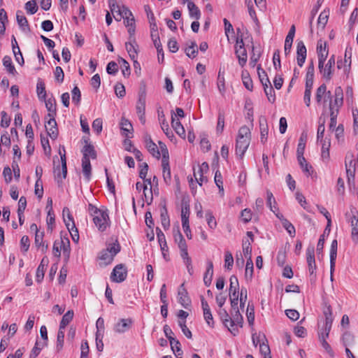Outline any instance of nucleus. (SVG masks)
I'll list each match as a JSON object with an SVG mask.
<instances>
[{
  "label": "nucleus",
  "instance_id": "obj_1",
  "mask_svg": "<svg viewBox=\"0 0 358 358\" xmlns=\"http://www.w3.org/2000/svg\"><path fill=\"white\" fill-rule=\"evenodd\" d=\"M88 211L93 217V221L99 231L103 232L110 226V219L107 210L97 208L92 204L88 205Z\"/></svg>",
  "mask_w": 358,
  "mask_h": 358
},
{
  "label": "nucleus",
  "instance_id": "obj_2",
  "mask_svg": "<svg viewBox=\"0 0 358 358\" xmlns=\"http://www.w3.org/2000/svg\"><path fill=\"white\" fill-rule=\"evenodd\" d=\"M250 130L247 126H243L238 130L236 142V153L241 158L243 157L250 145Z\"/></svg>",
  "mask_w": 358,
  "mask_h": 358
},
{
  "label": "nucleus",
  "instance_id": "obj_3",
  "mask_svg": "<svg viewBox=\"0 0 358 358\" xmlns=\"http://www.w3.org/2000/svg\"><path fill=\"white\" fill-rule=\"evenodd\" d=\"M345 217L351 226V238L354 243L358 244V211L352 206L350 211L345 213Z\"/></svg>",
  "mask_w": 358,
  "mask_h": 358
},
{
  "label": "nucleus",
  "instance_id": "obj_4",
  "mask_svg": "<svg viewBox=\"0 0 358 358\" xmlns=\"http://www.w3.org/2000/svg\"><path fill=\"white\" fill-rule=\"evenodd\" d=\"M240 31V29H238V33ZM235 53L238 59V64L242 67L244 66L248 60L247 51L245 48V44L243 39L242 34L239 36L238 34L236 38V43L235 45Z\"/></svg>",
  "mask_w": 358,
  "mask_h": 358
},
{
  "label": "nucleus",
  "instance_id": "obj_5",
  "mask_svg": "<svg viewBox=\"0 0 358 358\" xmlns=\"http://www.w3.org/2000/svg\"><path fill=\"white\" fill-rule=\"evenodd\" d=\"M145 92H141L138 94V99L136 102V110L139 120L143 124L145 123Z\"/></svg>",
  "mask_w": 358,
  "mask_h": 358
},
{
  "label": "nucleus",
  "instance_id": "obj_6",
  "mask_svg": "<svg viewBox=\"0 0 358 358\" xmlns=\"http://www.w3.org/2000/svg\"><path fill=\"white\" fill-rule=\"evenodd\" d=\"M127 269L125 265L122 264H117L113 268L111 275L110 279L113 282H122L127 278Z\"/></svg>",
  "mask_w": 358,
  "mask_h": 358
},
{
  "label": "nucleus",
  "instance_id": "obj_7",
  "mask_svg": "<svg viewBox=\"0 0 358 358\" xmlns=\"http://www.w3.org/2000/svg\"><path fill=\"white\" fill-rule=\"evenodd\" d=\"M231 317H230L229 324L231 328L228 327V329L236 335V333L238 331V329L235 328V326H239L241 327H243V318L241 314L239 312V310H231Z\"/></svg>",
  "mask_w": 358,
  "mask_h": 358
},
{
  "label": "nucleus",
  "instance_id": "obj_8",
  "mask_svg": "<svg viewBox=\"0 0 358 358\" xmlns=\"http://www.w3.org/2000/svg\"><path fill=\"white\" fill-rule=\"evenodd\" d=\"M306 261L308 264V268L310 276L315 275L317 266L315 259V248L314 246H308L306 250Z\"/></svg>",
  "mask_w": 358,
  "mask_h": 358
},
{
  "label": "nucleus",
  "instance_id": "obj_9",
  "mask_svg": "<svg viewBox=\"0 0 358 358\" xmlns=\"http://www.w3.org/2000/svg\"><path fill=\"white\" fill-rule=\"evenodd\" d=\"M307 56V49L302 41H298L296 46V62L297 64L302 67L305 63Z\"/></svg>",
  "mask_w": 358,
  "mask_h": 358
},
{
  "label": "nucleus",
  "instance_id": "obj_10",
  "mask_svg": "<svg viewBox=\"0 0 358 358\" xmlns=\"http://www.w3.org/2000/svg\"><path fill=\"white\" fill-rule=\"evenodd\" d=\"M201 306L203 309V317L204 319L208 324V325L210 327H214V320L213 317L211 313L210 308L209 307V305L208 302L206 301L204 297L203 296H201Z\"/></svg>",
  "mask_w": 358,
  "mask_h": 358
},
{
  "label": "nucleus",
  "instance_id": "obj_11",
  "mask_svg": "<svg viewBox=\"0 0 358 358\" xmlns=\"http://www.w3.org/2000/svg\"><path fill=\"white\" fill-rule=\"evenodd\" d=\"M317 54L318 57V64L322 65V62H325L328 55L329 50L327 49V44L320 40L317 44Z\"/></svg>",
  "mask_w": 358,
  "mask_h": 358
},
{
  "label": "nucleus",
  "instance_id": "obj_12",
  "mask_svg": "<svg viewBox=\"0 0 358 358\" xmlns=\"http://www.w3.org/2000/svg\"><path fill=\"white\" fill-rule=\"evenodd\" d=\"M209 166L207 162H203L201 166H199L197 172L194 171V176L198 184L201 186L202 183L207 182V178L203 175L208 171Z\"/></svg>",
  "mask_w": 358,
  "mask_h": 358
},
{
  "label": "nucleus",
  "instance_id": "obj_13",
  "mask_svg": "<svg viewBox=\"0 0 358 358\" xmlns=\"http://www.w3.org/2000/svg\"><path fill=\"white\" fill-rule=\"evenodd\" d=\"M178 302L180 305L185 308H187L191 305V300L188 296V293L186 289L185 288V285L182 283L178 292Z\"/></svg>",
  "mask_w": 358,
  "mask_h": 358
},
{
  "label": "nucleus",
  "instance_id": "obj_14",
  "mask_svg": "<svg viewBox=\"0 0 358 358\" xmlns=\"http://www.w3.org/2000/svg\"><path fill=\"white\" fill-rule=\"evenodd\" d=\"M48 117L49 119L47 120V124L45 125L46 131L51 138L55 139L58 136V129L57 127L55 116Z\"/></svg>",
  "mask_w": 358,
  "mask_h": 358
},
{
  "label": "nucleus",
  "instance_id": "obj_15",
  "mask_svg": "<svg viewBox=\"0 0 358 358\" xmlns=\"http://www.w3.org/2000/svg\"><path fill=\"white\" fill-rule=\"evenodd\" d=\"M132 324L133 320L131 318L121 319L115 325L114 331L119 334L124 333L131 327Z\"/></svg>",
  "mask_w": 358,
  "mask_h": 358
},
{
  "label": "nucleus",
  "instance_id": "obj_16",
  "mask_svg": "<svg viewBox=\"0 0 358 358\" xmlns=\"http://www.w3.org/2000/svg\"><path fill=\"white\" fill-rule=\"evenodd\" d=\"M307 134L306 132H302L301 134V136L299 140V143L297 146V150H296V155H297V159H299L300 161H304V157L303 153L306 148V144L307 141Z\"/></svg>",
  "mask_w": 358,
  "mask_h": 358
},
{
  "label": "nucleus",
  "instance_id": "obj_17",
  "mask_svg": "<svg viewBox=\"0 0 358 358\" xmlns=\"http://www.w3.org/2000/svg\"><path fill=\"white\" fill-rule=\"evenodd\" d=\"M126 50L132 60L136 59L138 51V45L136 44L134 36H132L131 39L129 38V41L125 43Z\"/></svg>",
  "mask_w": 358,
  "mask_h": 358
},
{
  "label": "nucleus",
  "instance_id": "obj_18",
  "mask_svg": "<svg viewBox=\"0 0 358 358\" xmlns=\"http://www.w3.org/2000/svg\"><path fill=\"white\" fill-rule=\"evenodd\" d=\"M318 69L323 78L327 81L331 80L333 77L334 67L324 64V62H322V65L320 64V63L318 64Z\"/></svg>",
  "mask_w": 358,
  "mask_h": 358
},
{
  "label": "nucleus",
  "instance_id": "obj_19",
  "mask_svg": "<svg viewBox=\"0 0 358 358\" xmlns=\"http://www.w3.org/2000/svg\"><path fill=\"white\" fill-rule=\"evenodd\" d=\"M49 260L48 257H44L39 264V266L37 268L36 273V280L38 282H41L45 274V271L46 270V268L48 265Z\"/></svg>",
  "mask_w": 358,
  "mask_h": 358
},
{
  "label": "nucleus",
  "instance_id": "obj_20",
  "mask_svg": "<svg viewBox=\"0 0 358 358\" xmlns=\"http://www.w3.org/2000/svg\"><path fill=\"white\" fill-rule=\"evenodd\" d=\"M275 216L281 221L283 227L287 230L288 234L292 237H294L296 234V230L294 225L289 221L285 219L281 213H275Z\"/></svg>",
  "mask_w": 358,
  "mask_h": 358
},
{
  "label": "nucleus",
  "instance_id": "obj_21",
  "mask_svg": "<svg viewBox=\"0 0 358 358\" xmlns=\"http://www.w3.org/2000/svg\"><path fill=\"white\" fill-rule=\"evenodd\" d=\"M348 155H346V157H345V168H346V173H347L348 184H349V187H350V189H352V187H353V189L355 190V189H356L355 181V166H353V169L348 167Z\"/></svg>",
  "mask_w": 358,
  "mask_h": 358
},
{
  "label": "nucleus",
  "instance_id": "obj_22",
  "mask_svg": "<svg viewBox=\"0 0 358 358\" xmlns=\"http://www.w3.org/2000/svg\"><path fill=\"white\" fill-rule=\"evenodd\" d=\"M259 129H260V139L261 142L265 143L267 140V136L268 134V127L267 124V120L265 117H262L259 118Z\"/></svg>",
  "mask_w": 358,
  "mask_h": 358
},
{
  "label": "nucleus",
  "instance_id": "obj_23",
  "mask_svg": "<svg viewBox=\"0 0 358 358\" xmlns=\"http://www.w3.org/2000/svg\"><path fill=\"white\" fill-rule=\"evenodd\" d=\"M213 276V264L212 261H207V268L203 276V282L206 287H209L211 285Z\"/></svg>",
  "mask_w": 358,
  "mask_h": 358
},
{
  "label": "nucleus",
  "instance_id": "obj_24",
  "mask_svg": "<svg viewBox=\"0 0 358 358\" xmlns=\"http://www.w3.org/2000/svg\"><path fill=\"white\" fill-rule=\"evenodd\" d=\"M43 232H36L34 243L36 247L40 249L43 253H45L48 250V245L43 241Z\"/></svg>",
  "mask_w": 358,
  "mask_h": 358
},
{
  "label": "nucleus",
  "instance_id": "obj_25",
  "mask_svg": "<svg viewBox=\"0 0 358 358\" xmlns=\"http://www.w3.org/2000/svg\"><path fill=\"white\" fill-rule=\"evenodd\" d=\"M84 141L85 143V145L83 147L82 150V152L83 154V157H85L86 159H90V157H91L92 159H96V152L94 150V146L90 143H88L87 139H84Z\"/></svg>",
  "mask_w": 358,
  "mask_h": 358
},
{
  "label": "nucleus",
  "instance_id": "obj_26",
  "mask_svg": "<svg viewBox=\"0 0 358 358\" xmlns=\"http://www.w3.org/2000/svg\"><path fill=\"white\" fill-rule=\"evenodd\" d=\"M264 90L267 96L268 100L271 103H273L275 100V92L273 90V87L271 86L268 78H265V83H264Z\"/></svg>",
  "mask_w": 358,
  "mask_h": 358
},
{
  "label": "nucleus",
  "instance_id": "obj_27",
  "mask_svg": "<svg viewBox=\"0 0 358 358\" xmlns=\"http://www.w3.org/2000/svg\"><path fill=\"white\" fill-rule=\"evenodd\" d=\"M324 96H327L328 99H331V92H327V86L325 84L321 85L317 89L315 99L317 103H320L322 102Z\"/></svg>",
  "mask_w": 358,
  "mask_h": 358
},
{
  "label": "nucleus",
  "instance_id": "obj_28",
  "mask_svg": "<svg viewBox=\"0 0 358 358\" xmlns=\"http://www.w3.org/2000/svg\"><path fill=\"white\" fill-rule=\"evenodd\" d=\"M171 125L177 134L180 136H185V131L183 126L180 120L176 118V115H171Z\"/></svg>",
  "mask_w": 358,
  "mask_h": 358
},
{
  "label": "nucleus",
  "instance_id": "obj_29",
  "mask_svg": "<svg viewBox=\"0 0 358 358\" xmlns=\"http://www.w3.org/2000/svg\"><path fill=\"white\" fill-rule=\"evenodd\" d=\"M337 248H338V242L336 240H334L331 244L330 249V267H331V273L334 269L336 259L337 256Z\"/></svg>",
  "mask_w": 358,
  "mask_h": 358
},
{
  "label": "nucleus",
  "instance_id": "obj_30",
  "mask_svg": "<svg viewBox=\"0 0 358 358\" xmlns=\"http://www.w3.org/2000/svg\"><path fill=\"white\" fill-rule=\"evenodd\" d=\"M45 102V107L48 111L46 119L48 117L56 116L57 114V107H56V101L55 99H48V100H44Z\"/></svg>",
  "mask_w": 358,
  "mask_h": 358
},
{
  "label": "nucleus",
  "instance_id": "obj_31",
  "mask_svg": "<svg viewBox=\"0 0 358 358\" xmlns=\"http://www.w3.org/2000/svg\"><path fill=\"white\" fill-rule=\"evenodd\" d=\"M83 173L85 179L89 181L91 178L92 166L90 159L83 157L82 159Z\"/></svg>",
  "mask_w": 358,
  "mask_h": 358
},
{
  "label": "nucleus",
  "instance_id": "obj_32",
  "mask_svg": "<svg viewBox=\"0 0 358 358\" xmlns=\"http://www.w3.org/2000/svg\"><path fill=\"white\" fill-rule=\"evenodd\" d=\"M66 236L67 234L65 236H62V234H61L60 241H62V250H63V255L66 259H69L70 256L71 248L70 241Z\"/></svg>",
  "mask_w": 358,
  "mask_h": 358
},
{
  "label": "nucleus",
  "instance_id": "obj_33",
  "mask_svg": "<svg viewBox=\"0 0 358 358\" xmlns=\"http://www.w3.org/2000/svg\"><path fill=\"white\" fill-rule=\"evenodd\" d=\"M335 99L333 103L334 108H339L343 103V90L341 87H337L334 92Z\"/></svg>",
  "mask_w": 358,
  "mask_h": 358
},
{
  "label": "nucleus",
  "instance_id": "obj_34",
  "mask_svg": "<svg viewBox=\"0 0 358 358\" xmlns=\"http://www.w3.org/2000/svg\"><path fill=\"white\" fill-rule=\"evenodd\" d=\"M64 223L69 232L70 233L73 241L76 243L78 242L79 234L77 228L76 227L75 223H69L64 218Z\"/></svg>",
  "mask_w": 358,
  "mask_h": 358
},
{
  "label": "nucleus",
  "instance_id": "obj_35",
  "mask_svg": "<svg viewBox=\"0 0 358 358\" xmlns=\"http://www.w3.org/2000/svg\"><path fill=\"white\" fill-rule=\"evenodd\" d=\"M159 120L161 124V128L167 137L171 138L173 136V133L169 129V124L165 119V115L163 112H162L161 114L159 113Z\"/></svg>",
  "mask_w": 358,
  "mask_h": 358
},
{
  "label": "nucleus",
  "instance_id": "obj_36",
  "mask_svg": "<svg viewBox=\"0 0 358 358\" xmlns=\"http://www.w3.org/2000/svg\"><path fill=\"white\" fill-rule=\"evenodd\" d=\"M352 48H347L345 52V61L343 65V71L345 74H348L351 65Z\"/></svg>",
  "mask_w": 358,
  "mask_h": 358
},
{
  "label": "nucleus",
  "instance_id": "obj_37",
  "mask_svg": "<svg viewBox=\"0 0 358 358\" xmlns=\"http://www.w3.org/2000/svg\"><path fill=\"white\" fill-rule=\"evenodd\" d=\"M187 8L189 13V16L198 20L201 17V12L199 8L192 1H188Z\"/></svg>",
  "mask_w": 358,
  "mask_h": 358
},
{
  "label": "nucleus",
  "instance_id": "obj_38",
  "mask_svg": "<svg viewBox=\"0 0 358 358\" xmlns=\"http://www.w3.org/2000/svg\"><path fill=\"white\" fill-rule=\"evenodd\" d=\"M16 19L18 25L22 29L23 31L27 29H29V23L25 16L22 15V12L21 10H17L16 13Z\"/></svg>",
  "mask_w": 358,
  "mask_h": 358
},
{
  "label": "nucleus",
  "instance_id": "obj_39",
  "mask_svg": "<svg viewBox=\"0 0 358 358\" xmlns=\"http://www.w3.org/2000/svg\"><path fill=\"white\" fill-rule=\"evenodd\" d=\"M124 24L128 28V33L131 39L132 36L135 34L136 30L134 17L124 19Z\"/></svg>",
  "mask_w": 358,
  "mask_h": 358
},
{
  "label": "nucleus",
  "instance_id": "obj_40",
  "mask_svg": "<svg viewBox=\"0 0 358 358\" xmlns=\"http://www.w3.org/2000/svg\"><path fill=\"white\" fill-rule=\"evenodd\" d=\"M73 317V311L68 310L62 317V319L59 324V328L61 329H64L71 322Z\"/></svg>",
  "mask_w": 358,
  "mask_h": 358
},
{
  "label": "nucleus",
  "instance_id": "obj_41",
  "mask_svg": "<svg viewBox=\"0 0 358 358\" xmlns=\"http://www.w3.org/2000/svg\"><path fill=\"white\" fill-rule=\"evenodd\" d=\"M341 342L345 348L351 346L355 342V336L350 332L345 331L342 335Z\"/></svg>",
  "mask_w": 358,
  "mask_h": 358
},
{
  "label": "nucleus",
  "instance_id": "obj_42",
  "mask_svg": "<svg viewBox=\"0 0 358 358\" xmlns=\"http://www.w3.org/2000/svg\"><path fill=\"white\" fill-rule=\"evenodd\" d=\"M120 126L122 130L124 131V135L128 138H130L131 136H129V133L133 130V127L131 122L126 118L122 117L121 119Z\"/></svg>",
  "mask_w": 358,
  "mask_h": 358
},
{
  "label": "nucleus",
  "instance_id": "obj_43",
  "mask_svg": "<svg viewBox=\"0 0 358 358\" xmlns=\"http://www.w3.org/2000/svg\"><path fill=\"white\" fill-rule=\"evenodd\" d=\"M323 313H324V315L325 317L324 325L327 326V328L329 329V327H332V323H333V320H334L331 306H327L324 309Z\"/></svg>",
  "mask_w": 358,
  "mask_h": 358
},
{
  "label": "nucleus",
  "instance_id": "obj_44",
  "mask_svg": "<svg viewBox=\"0 0 358 358\" xmlns=\"http://www.w3.org/2000/svg\"><path fill=\"white\" fill-rule=\"evenodd\" d=\"M266 196H267V201H266L267 206L269 207L270 210L273 213H274L275 214L277 213L276 211L278 210V208L275 206L276 201H275V199L272 192H271L270 191L268 190L266 192Z\"/></svg>",
  "mask_w": 358,
  "mask_h": 358
},
{
  "label": "nucleus",
  "instance_id": "obj_45",
  "mask_svg": "<svg viewBox=\"0 0 358 358\" xmlns=\"http://www.w3.org/2000/svg\"><path fill=\"white\" fill-rule=\"evenodd\" d=\"M148 152L155 158L159 159L161 156L160 151L157 145L152 141L148 143L145 145Z\"/></svg>",
  "mask_w": 358,
  "mask_h": 358
},
{
  "label": "nucleus",
  "instance_id": "obj_46",
  "mask_svg": "<svg viewBox=\"0 0 358 358\" xmlns=\"http://www.w3.org/2000/svg\"><path fill=\"white\" fill-rule=\"evenodd\" d=\"M36 92H37L38 96L40 99H42V100L45 99L46 91H45V83L41 79H39L38 80L37 85H36Z\"/></svg>",
  "mask_w": 358,
  "mask_h": 358
},
{
  "label": "nucleus",
  "instance_id": "obj_47",
  "mask_svg": "<svg viewBox=\"0 0 358 358\" xmlns=\"http://www.w3.org/2000/svg\"><path fill=\"white\" fill-rule=\"evenodd\" d=\"M159 148H160V153L162 155V164H165L166 165V163H169V151L166 146V145L159 141Z\"/></svg>",
  "mask_w": 358,
  "mask_h": 358
},
{
  "label": "nucleus",
  "instance_id": "obj_48",
  "mask_svg": "<svg viewBox=\"0 0 358 358\" xmlns=\"http://www.w3.org/2000/svg\"><path fill=\"white\" fill-rule=\"evenodd\" d=\"M3 65L7 69V71L9 73L15 74L16 73L15 66L12 63V60L10 56H5L3 58Z\"/></svg>",
  "mask_w": 358,
  "mask_h": 358
},
{
  "label": "nucleus",
  "instance_id": "obj_49",
  "mask_svg": "<svg viewBox=\"0 0 358 358\" xmlns=\"http://www.w3.org/2000/svg\"><path fill=\"white\" fill-rule=\"evenodd\" d=\"M171 350L176 354V357L181 356L182 355V351L180 348V343L176 338H172V340L169 341Z\"/></svg>",
  "mask_w": 358,
  "mask_h": 358
},
{
  "label": "nucleus",
  "instance_id": "obj_50",
  "mask_svg": "<svg viewBox=\"0 0 358 358\" xmlns=\"http://www.w3.org/2000/svg\"><path fill=\"white\" fill-rule=\"evenodd\" d=\"M253 275V262L251 258L247 259L245 277L247 280H251Z\"/></svg>",
  "mask_w": 358,
  "mask_h": 358
},
{
  "label": "nucleus",
  "instance_id": "obj_51",
  "mask_svg": "<svg viewBox=\"0 0 358 358\" xmlns=\"http://www.w3.org/2000/svg\"><path fill=\"white\" fill-rule=\"evenodd\" d=\"M214 180H215V182L216 185L217 186V187L219 189L220 194H221V196H223L224 195V187H223L222 176L219 170H217L215 172Z\"/></svg>",
  "mask_w": 358,
  "mask_h": 358
},
{
  "label": "nucleus",
  "instance_id": "obj_52",
  "mask_svg": "<svg viewBox=\"0 0 358 358\" xmlns=\"http://www.w3.org/2000/svg\"><path fill=\"white\" fill-rule=\"evenodd\" d=\"M246 316L249 324L250 326H252L255 322V308L254 306L252 304H250V303L248 304Z\"/></svg>",
  "mask_w": 358,
  "mask_h": 358
},
{
  "label": "nucleus",
  "instance_id": "obj_53",
  "mask_svg": "<svg viewBox=\"0 0 358 358\" xmlns=\"http://www.w3.org/2000/svg\"><path fill=\"white\" fill-rule=\"evenodd\" d=\"M115 257H113L110 252H108L106 250H103L101 252V255L99 257L100 259L103 262V264L106 265L110 264Z\"/></svg>",
  "mask_w": 358,
  "mask_h": 358
},
{
  "label": "nucleus",
  "instance_id": "obj_54",
  "mask_svg": "<svg viewBox=\"0 0 358 358\" xmlns=\"http://www.w3.org/2000/svg\"><path fill=\"white\" fill-rule=\"evenodd\" d=\"M64 343V330L59 329L57 337V344L56 349L58 352H59L63 346Z\"/></svg>",
  "mask_w": 358,
  "mask_h": 358
},
{
  "label": "nucleus",
  "instance_id": "obj_55",
  "mask_svg": "<svg viewBox=\"0 0 358 358\" xmlns=\"http://www.w3.org/2000/svg\"><path fill=\"white\" fill-rule=\"evenodd\" d=\"M224 128V113L219 111L217 117V124L216 127L217 133L222 134Z\"/></svg>",
  "mask_w": 358,
  "mask_h": 358
},
{
  "label": "nucleus",
  "instance_id": "obj_56",
  "mask_svg": "<svg viewBox=\"0 0 358 358\" xmlns=\"http://www.w3.org/2000/svg\"><path fill=\"white\" fill-rule=\"evenodd\" d=\"M162 166L163 169V178L164 182L166 184H169L171 180V174L169 163H166V165L165 164H162Z\"/></svg>",
  "mask_w": 358,
  "mask_h": 358
},
{
  "label": "nucleus",
  "instance_id": "obj_57",
  "mask_svg": "<svg viewBox=\"0 0 358 358\" xmlns=\"http://www.w3.org/2000/svg\"><path fill=\"white\" fill-rule=\"evenodd\" d=\"M197 45L195 42H192L191 45L185 49V53L189 58H194L197 55Z\"/></svg>",
  "mask_w": 358,
  "mask_h": 358
},
{
  "label": "nucleus",
  "instance_id": "obj_58",
  "mask_svg": "<svg viewBox=\"0 0 358 358\" xmlns=\"http://www.w3.org/2000/svg\"><path fill=\"white\" fill-rule=\"evenodd\" d=\"M298 162H299V164L301 168L302 169L303 173H305L308 176H311L312 173H313V169L312 166H310L306 162V159L304 158L303 162L302 160L300 161L299 159H298Z\"/></svg>",
  "mask_w": 358,
  "mask_h": 358
},
{
  "label": "nucleus",
  "instance_id": "obj_59",
  "mask_svg": "<svg viewBox=\"0 0 358 358\" xmlns=\"http://www.w3.org/2000/svg\"><path fill=\"white\" fill-rule=\"evenodd\" d=\"M234 257L229 251H225L224 253V267L227 270H231L234 264Z\"/></svg>",
  "mask_w": 358,
  "mask_h": 358
},
{
  "label": "nucleus",
  "instance_id": "obj_60",
  "mask_svg": "<svg viewBox=\"0 0 358 358\" xmlns=\"http://www.w3.org/2000/svg\"><path fill=\"white\" fill-rule=\"evenodd\" d=\"M118 15L120 16V19H117V17L114 16L115 20L117 21H120L122 18L125 19L134 17L131 11L125 6H122V10Z\"/></svg>",
  "mask_w": 358,
  "mask_h": 358
},
{
  "label": "nucleus",
  "instance_id": "obj_61",
  "mask_svg": "<svg viewBox=\"0 0 358 358\" xmlns=\"http://www.w3.org/2000/svg\"><path fill=\"white\" fill-rule=\"evenodd\" d=\"M25 9L27 13L30 15H33L36 13L38 10V6L36 3V1H29L25 3Z\"/></svg>",
  "mask_w": 358,
  "mask_h": 358
},
{
  "label": "nucleus",
  "instance_id": "obj_62",
  "mask_svg": "<svg viewBox=\"0 0 358 358\" xmlns=\"http://www.w3.org/2000/svg\"><path fill=\"white\" fill-rule=\"evenodd\" d=\"M160 217L163 227L164 229L168 228L170 225V220L168 215L167 210L165 206L164 207L163 210L161 212Z\"/></svg>",
  "mask_w": 358,
  "mask_h": 358
},
{
  "label": "nucleus",
  "instance_id": "obj_63",
  "mask_svg": "<svg viewBox=\"0 0 358 358\" xmlns=\"http://www.w3.org/2000/svg\"><path fill=\"white\" fill-rule=\"evenodd\" d=\"M206 218L210 229H213L217 227V222L211 211L208 210L206 213Z\"/></svg>",
  "mask_w": 358,
  "mask_h": 358
},
{
  "label": "nucleus",
  "instance_id": "obj_64",
  "mask_svg": "<svg viewBox=\"0 0 358 358\" xmlns=\"http://www.w3.org/2000/svg\"><path fill=\"white\" fill-rule=\"evenodd\" d=\"M120 245L117 241L112 244H109V245L106 249L108 251L113 257H115L120 251Z\"/></svg>",
  "mask_w": 358,
  "mask_h": 358
}]
</instances>
